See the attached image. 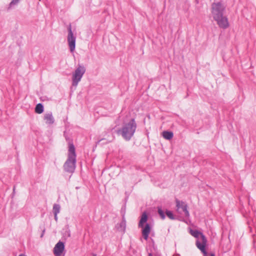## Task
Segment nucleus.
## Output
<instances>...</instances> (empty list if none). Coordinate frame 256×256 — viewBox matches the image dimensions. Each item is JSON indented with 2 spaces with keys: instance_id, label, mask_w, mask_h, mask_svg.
<instances>
[{
  "instance_id": "f257e3e1",
  "label": "nucleus",
  "mask_w": 256,
  "mask_h": 256,
  "mask_svg": "<svg viewBox=\"0 0 256 256\" xmlns=\"http://www.w3.org/2000/svg\"><path fill=\"white\" fill-rule=\"evenodd\" d=\"M226 6L220 2H214L212 4V14L214 20L216 22L218 26L226 29L229 26L228 19L224 16Z\"/></svg>"
},
{
  "instance_id": "f03ea898",
  "label": "nucleus",
  "mask_w": 256,
  "mask_h": 256,
  "mask_svg": "<svg viewBox=\"0 0 256 256\" xmlns=\"http://www.w3.org/2000/svg\"><path fill=\"white\" fill-rule=\"evenodd\" d=\"M137 124L134 119L132 118L128 123L124 124L121 129L118 130L116 133L121 134L126 140L128 141L133 136Z\"/></svg>"
},
{
  "instance_id": "7ed1b4c3",
  "label": "nucleus",
  "mask_w": 256,
  "mask_h": 256,
  "mask_svg": "<svg viewBox=\"0 0 256 256\" xmlns=\"http://www.w3.org/2000/svg\"><path fill=\"white\" fill-rule=\"evenodd\" d=\"M76 153L73 144H70L68 150V158L64 164V168L66 172L72 173L76 168Z\"/></svg>"
},
{
  "instance_id": "20e7f679",
  "label": "nucleus",
  "mask_w": 256,
  "mask_h": 256,
  "mask_svg": "<svg viewBox=\"0 0 256 256\" xmlns=\"http://www.w3.org/2000/svg\"><path fill=\"white\" fill-rule=\"evenodd\" d=\"M86 72V68L84 66L78 65L72 74V84L76 86L80 81L83 75Z\"/></svg>"
},
{
  "instance_id": "39448f33",
  "label": "nucleus",
  "mask_w": 256,
  "mask_h": 256,
  "mask_svg": "<svg viewBox=\"0 0 256 256\" xmlns=\"http://www.w3.org/2000/svg\"><path fill=\"white\" fill-rule=\"evenodd\" d=\"M76 38L74 36L72 30L71 25L68 28V42L71 52H73L76 48Z\"/></svg>"
},
{
  "instance_id": "423d86ee",
  "label": "nucleus",
  "mask_w": 256,
  "mask_h": 256,
  "mask_svg": "<svg viewBox=\"0 0 256 256\" xmlns=\"http://www.w3.org/2000/svg\"><path fill=\"white\" fill-rule=\"evenodd\" d=\"M206 242L207 240L206 236L202 234L197 238L196 242L197 248L200 250L204 254H206Z\"/></svg>"
},
{
  "instance_id": "0eeeda50",
  "label": "nucleus",
  "mask_w": 256,
  "mask_h": 256,
  "mask_svg": "<svg viewBox=\"0 0 256 256\" xmlns=\"http://www.w3.org/2000/svg\"><path fill=\"white\" fill-rule=\"evenodd\" d=\"M176 202L177 209H182L184 212L185 216L188 217L190 216V214L188 210V205L184 202L180 201L178 199H176Z\"/></svg>"
},
{
  "instance_id": "6e6552de",
  "label": "nucleus",
  "mask_w": 256,
  "mask_h": 256,
  "mask_svg": "<svg viewBox=\"0 0 256 256\" xmlns=\"http://www.w3.org/2000/svg\"><path fill=\"white\" fill-rule=\"evenodd\" d=\"M64 249V244L63 242L59 241L54 248V253L56 256H60Z\"/></svg>"
},
{
  "instance_id": "1a4fd4ad",
  "label": "nucleus",
  "mask_w": 256,
  "mask_h": 256,
  "mask_svg": "<svg viewBox=\"0 0 256 256\" xmlns=\"http://www.w3.org/2000/svg\"><path fill=\"white\" fill-rule=\"evenodd\" d=\"M44 120L46 124L52 125L54 122V118L52 112H46L44 114Z\"/></svg>"
},
{
  "instance_id": "9d476101",
  "label": "nucleus",
  "mask_w": 256,
  "mask_h": 256,
  "mask_svg": "<svg viewBox=\"0 0 256 256\" xmlns=\"http://www.w3.org/2000/svg\"><path fill=\"white\" fill-rule=\"evenodd\" d=\"M150 232V225L148 224H146L144 228L142 230V234L145 240H147L148 238L149 234Z\"/></svg>"
},
{
  "instance_id": "9b49d317",
  "label": "nucleus",
  "mask_w": 256,
  "mask_h": 256,
  "mask_svg": "<svg viewBox=\"0 0 256 256\" xmlns=\"http://www.w3.org/2000/svg\"><path fill=\"white\" fill-rule=\"evenodd\" d=\"M148 220V216L146 212L142 213L140 220L138 223V227L142 228L144 226V223L146 222Z\"/></svg>"
},
{
  "instance_id": "f8f14e48",
  "label": "nucleus",
  "mask_w": 256,
  "mask_h": 256,
  "mask_svg": "<svg viewBox=\"0 0 256 256\" xmlns=\"http://www.w3.org/2000/svg\"><path fill=\"white\" fill-rule=\"evenodd\" d=\"M126 228V220L124 218V216L122 218V220L119 224V226L118 227V229L120 231H122L123 232H124Z\"/></svg>"
},
{
  "instance_id": "ddd939ff",
  "label": "nucleus",
  "mask_w": 256,
  "mask_h": 256,
  "mask_svg": "<svg viewBox=\"0 0 256 256\" xmlns=\"http://www.w3.org/2000/svg\"><path fill=\"white\" fill-rule=\"evenodd\" d=\"M174 134L172 132L164 131L162 132V136L166 140H170L172 138Z\"/></svg>"
},
{
  "instance_id": "4468645a",
  "label": "nucleus",
  "mask_w": 256,
  "mask_h": 256,
  "mask_svg": "<svg viewBox=\"0 0 256 256\" xmlns=\"http://www.w3.org/2000/svg\"><path fill=\"white\" fill-rule=\"evenodd\" d=\"M43 112H44L43 105L40 103L37 104L35 108V112L38 114H40Z\"/></svg>"
},
{
  "instance_id": "2eb2a0df",
  "label": "nucleus",
  "mask_w": 256,
  "mask_h": 256,
  "mask_svg": "<svg viewBox=\"0 0 256 256\" xmlns=\"http://www.w3.org/2000/svg\"><path fill=\"white\" fill-rule=\"evenodd\" d=\"M190 234L194 238H198L200 236H201V235H202L203 234L200 232L198 230H190Z\"/></svg>"
},
{
  "instance_id": "dca6fc26",
  "label": "nucleus",
  "mask_w": 256,
  "mask_h": 256,
  "mask_svg": "<svg viewBox=\"0 0 256 256\" xmlns=\"http://www.w3.org/2000/svg\"><path fill=\"white\" fill-rule=\"evenodd\" d=\"M60 204H54L53 206L52 212L54 214H58L60 212Z\"/></svg>"
},
{
  "instance_id": "f3484780",
  "label": "nucleus",
  "mask_w": 256,
  "mask_h": 256,
  "mask_svg": "<svg viewBox=\"0 0 256 256\" xmlns=\"http://www.w3.org/2000/svg\"><path fill=\"white\" fill-rule=\"evenodd\" d=\"M158 214H160L162 219L164 220L166 216H165L164 212L162 209L161 208H160V207L158 208Z\"/></svg>"
},
{
  "instance_id": "a211bd4d",
  "label": "nucleus",
  "mask_w": 256,
  "mask_h": 256,
  "mask_svg": "<svg viewBox=\"0 0 256 256\" xmlns=\"http://www.w3.org/2000/svg\"><path fill=\"white\" fill-rule=\"evenodd\" d=\"M16 5V0H12L8 6L7 8V10H10L12 8L14 7Z\"/></svg>"
},
{
  "instance_id": "6ab92c4d",
  "label": "nucleus",
  "mask_w": 256,
  "mask_h": 256,
  "mask_svg": "<svg viewBox=\"0 0 256 256\" xmlns=\"http://www.w3.org/2000/svg\"><path fill=\"white\" fill-rule=\"evenodd\" d=\"M166 216L171 220H174V216L172 212L170 210H166Z\"/></svg>"
},
{
  "instance_id": "aec40b11",
  "label": "nucleus",
  "mask_w": 256,
  "mask_h": 256,
  "mask_svg": "<svg viewBox=\"0 0 256 256\" xmlns=\"http://www.w3.org/2000/svg\"><path fill=\"white\" fill-rule=\"evenodd\" d=\"M45 232V228H44L42 231V233L40 235V238H42L44 236V234Z\"/></svg>"
},
{
  "instance_id": "412c9836",
  "label": "nucleus",
  "mask_w": 256,
  "mask_h": 256,
  "mask_svg": "<svg viewBox=\"0 0 256 256\" xmlns=\"http://www.w3.org/2000/svg\"><path fill=\"white\" fill-rule=\"evenodd\" d=\"M54 220L56 222L58 221V214H54Z\"/></svg>"
},
{
  "instance_id": "4be33fe9",
  "label": "nucleus",
  "mask_w": 256,
  "mask_h": 256,
  "mask_svg": "<svg viewBox=\"0 0 256 256\" xmlns=\"http://www.w3.org/2000/svg\"><path fill=\"white\" fill-rule=\"evenodd\" d=\"M106 140V138H102L100 139V140H99L97 142H96V144H98L101 141H102V140Z\"/></svg>"
},
{
  "instance_id": "5701e85b",
  "label": "nucleus",
  "mask_w": 256,
  "mask_h": 256,
  "mask_svg": "<svg viewBox=\"0 0 256 256\" xmlns=\"http://www.w3.org/2000/svg\"><path fill=\"white\" fill-rule=\"evenodd\" d=\"M16 186H13V192H12V196L14 195V193H15V190H16Z\"/></svg>"
},
{
  "instance_id": "b1692460",
  "label": "nucleus",
  "mask_w": 256,
  "mask_h": 256,
  "mask_svg": "<svg viewBox=\"0 0 256 256\" xmlns=\"http://www.w3.org/2000/svg\"><path fill=\"white\" fill-rule=\"evenodd\" d=\"M114 136H112V140H106V142L104 144H108V143L112 142V140H114Z\"/></svg>"
},
{
  "instance_id": "393cba45",
  "label": "nucleus",
  "mask_w": 256,
  "mask_h": 256,
  "mask_svg": "<svg viewBox=\"0 0 256 256\" xmlns=\"http://www.w3.org/2000/svg\"><path fill=\"white\" fill-rule=\"evenodd\" d=\"M18 256H26L24 254H20Z\"/></svg>"
},
{
  "instance_id": "a878e982",
  "label": "nucleus",
  "mask_w": 256,
  "mask_h": 256,
  "mask_svg": "<svg viewBox=\"0 0 256 256\" xmlns=\"http://www.w3.org/2000/svg\"><path fill=\"white\" fill-rule=\"evenodd\" d=\"M148 256H153L151 253L148 254Z\"/></svg>"
},
{
  "instance_id": "bb28decb",
  "label": "nucleus",
  "mask_w": 256,
  "mask_h": 256,
  "mask_svg": "<svg viewBox=\"0 0 256 256\" xmlns=\"http://www.w3.org/2000/svg\"><path fill=\"white\" fill-rule=\"evenodd\" d=\"M210 256H215L214 254H211Z\"/></svg>"
},
{
  "instance_id": "cd10ccee",
  "label": "nucleus",
  "mask_w": 256,
  "mask_h": 256,
  "mask_svg": "<svg viewBox=\"0 0 256 256\" xmlns=\"http://www.w3.org/2000/svg\"><path fill=\"white\" fill-rule=\"evenodd\" d=\"M204 255H206V254H204Z\"/></svg>"
}]
</instances>
